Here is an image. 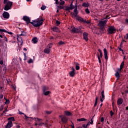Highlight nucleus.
<instances>
[{
  "label": "nucleus",
  "instance_id": "obj_57",
  "mask_svg": "<svg viewBox=\"0 0 128 128\" xmlns=\"http://www.w3.org/2000/svg\"><path fill=\"white\" fill-rule=\"evenodd\" d=\"M18 112H19V114H24L22 112L20 111V110H18Z\"/></svg>",
  "mask_w": 128,
  "mask_h": 128
},
{
  "label": "nucleus",
  "instance_id": "obj_11",
  "mask_svg": "<svg viewBox=\"0 0 128 128\" xmlns=\"http://www.w3.org/2000/svg\"><path fill=\"white\" fill-rule=\"evenodd\" d=\"M13 124L12 120H9L5 126V128H10L12 127Z\"/></svg>",
  "mask_w": 128,
  "mask_h": 128
},
{
  "label": "nucleus",
  "instance_id": "obj_34",
  "mask_svg": "<svg viewBox=\"0 0 128 128\" xmlns=\"http://www.w3.org/2000/svg\"><path fill=\"white\" fill-rule=\"evenodd\" d=\"M76 70H80V66H78V64H76Z\"/></svg>",
  "mask_w": 128,
  "mask_h": 128
},
{
  "label": "nucleus",
  "instance_id": "obj_20",
  "mask_svg": "<svg viewBox=\"0 0 128 128\" xmlns=\"http://www.w3.org/2000/svg\"><path fill=\"white\" fill-rule=\"evenodd\" d=\"M52 30L54 32H60V31L56 26L53 27Z\"/></svg>",
  "mask_w": 128,
  "mask_h": 128
},
{
  "label": "nucleus",
  "instance_id": "obj_59",
  "mask_svg": "<svg viewBox=\"0 0 128 128\" xmlns=\"http://www.w3.org/2000/svg\"><path fill=\"white\" fill-rule=\"evenodd\" d=\"M16 128H20V125H17V126H16Z\"/></svg>",
  "mask_w": 128,
  "mask_h": 128
},
{
  "label": "nucleus",
  "instance_id": "obj_64",
  "mask_svg": "<svg viewBox=\"0 0 128 128\" xmlns=\"http://www.w3.org/2000/svg\"><path fill=\"white\" fill-rule=\"evenodd\" d=\"M72 128H74V126L72 125Z\"/></svg>",
  "mask_w": 128,
  "mask_h": 128
},
{
  "label": "nucleus",
  "instance_id": "obj_2",
  "mask_svg": "<svg viewBox=\"0 0 128 128\" xmlns=\"http://www.w3.org/2000/svg\"><path fill=\"white\" fill-rule=\"evenodd\" d=\"M33 120L36 122L34 123V126H42L44 125L46 126V124H48L47 122H46L45 124L44 122L40 123V121L42 120V119H40L38 118H34Z\"/></svg>",
  "mask_w": 128,
  "mask_h": 128
},
{
  "label": "nucleus",
  "instance_id": "obj_31",
  "mask_svg": "<svg viewBox=\"0 0 128 128\" xmlns=\"http://www.w3.org/2000/svg\"><path fill=\"white\" fill-rule=\"evenodd\" d=\"M98 97H96V101H95V103L94 104V106L96 107V104H98Z\"/></svg>",
  "mask_w": 128,
  "mask_h": 128
},
{
  "label": "nucleus",
  "instance_id": "obj_19",
  "mask_svg": "<svg viewBox=\"0 0 128 128\" xmlns=\"http://www.w3.org/2000/svg\"><path fill=\"white\" fill-rule=\"evenodd\" d=\"M124 61H123L120 65V68L118 69V70H119L120 72V70H122V68H124Z\"/></svg>",
  "mask_w": 128,
  "mask_h": 128
},
{
  "label": "nucleus",
  "instance_id": "obj_55",
  "mask_svg": "<svg viewBox=\"0 0 128 128\" xmlns=\"http://www.w3.org/2000/svg\"><path fill=\"white\" fill-rule=\"evenodd\" d=\"M98 52H100V54H102V50L100 49H98Z\"/></svg>",
  "mask_w": 128,
  "mask_h": 128
},
{
  "label": "nucleus",
  "instance_id": "obj_33",
  "mask_svg": "<svg viewBox=\"0 0 128 128\" xmlns=\"http://www.w3.org/2000/svg\"><path fill=\"white\" fill-rule=\"evenodd\" d=\"M60 2H59V4H60V6H64V4H65L64 1L62 0Z\"/></svg>",
  "mask_w": 128,
  "mask_h": 128
},
{
  "label": "nucleus",
  "instance_id": "obj_6",
  "mask_svg": "<svg viewBox=\"0 0 128 128\" xmlns=\"http://www.w3.org/2000/svg\"><path fill=\"white\" fill-rule=\"evenodd\" d=\"M80 30H82L81 27H76V28H73L71 30L70 32H74V34H76V32H80Z\"/></svg>",
  "mask_w": 128,
  "mask_h": 128
},
{
  "label": "nucleus",
  "instance_id": "obj_43",
  "mask_svg": "<svg viewBox=\"0 0 128 128\" xmlns=\"http://www.w3.org/2000/svg\"><path fill=\"white\" fill-rule=\"evenodd\" d=\"M55 0L56 2V4H60V2H58V0Z\"/></svg>",
  "mask_w": 128,
  "mask_h": 128
},
{
  "label": "nucleus",
  "instance_id": "obj_30",
  "mask_svg": "<svg viewBox=\"0 0 128 128\" xmlns=\"http://www.w3.org/2000/svg\"><path fill=\"white\" fill-rule=\"evenodd\" d=\"M65 10H73V8L72 7H70V6H66L65 8Z\"/></svg>",
  "mask_w": 128,
  "mask_h": 128
},
{
  "label": "nucleus",
  "instance_id": "obj_56",
  "mask_svg": "<svg viewBox=\"0 0 128 128\" xmlns=\"http://www.w3.org/2000/svg\"><path fill=\"white\" fill-rule=\"evenodd\" d=\"M118 48L120 52H122V49L121 48Z\"/></svg>",
  "mask_w": 128,
  "mask_h": 128
},
{
  "label": "nucleus",
  "instance_id": "obj_28",
  "mask_svg": "<svg viewBox=\"0 0 128 128\" xmlns=\"http://www.w3.org/2000/svg\"><path fill=\"white\" fill-rule=\"evenodd\" d=\"M89 6H90V5L88 4V3H86V2H84L82 4V6H85V7H86V8H88Z\"/></svg>",
  "mask_w": 128,
  "mask_h": 128
},
{
  "label": "nucleus",
  "instance_id": "obj_14",
  "mask_svg": "<svg viewBox=\"0 0 128 128\" xmlns=\"http://www.w3.org/2000/svg\"><path fill=\"white\" fill-rule=\"evenodd\" d=\"M23 20L24 22H26V24H30V17L28 16H23Z\"/></svg>",
  "mask_w": 128,
  "mask_h": 128
},
{
  "label": "nucleus",
  "instance_id": "obj_40",
  "mask_svg": "<svg viewBox=\"0 0 128 128\" xmlns=\"http://www.w3.org/2000/svg\"><path fill=\"white\" fill-rule=\"evenodd\" d=\"M46 114H52V111H46Z\"/></svg>",
  "mask_w": 128,
  "mask_h": 128
},
{
  "label": "nucleus",
  "instance_id": "obj_10",
  "mask_svg": "<svg viewBox=\"0 0 128 128\" xmlns=\"http://www.w3.org/2000/svg\"><path fill=\"white\" fill-rule=\"evenodd\" d=\"M59 118H61V120L64 124H66L68 122V118L64 116H60Z\"/></svg>",
  "mask_w": 128,
  "mask_h": 128
},
{
  "label": "nucleus",
  "instance_id": "obj_58",
  "mask_svg": "<svg viewBox=\"0 0 128 128\" xmlns=\"http://www.w3.org/2000/svg\"><path fill=\"white\" fill-rule=\"evenodd\" d=\"M33 128H39L38 126H34V125L33 126Z\"/></svg>",
  "mask_w": 128,
  "mask_h": 128
},
{
  "label": "nucleus",
  "instance_id": "obj_29",
  "mask_svg": "<svg viewBox=\"0 0 128 128\" xmlns=\"http://www.w3.org/2000/svg\"><path fill=\"white\" fill-rule=\"evenodd\" d=\"M8 120H12V122L16 121V120H14V117H10L8 118Z\"/></svg>",
  "mask_w": 128,
  "mask_h": 128
},
{
  "label": "nucleus",
  "instance_id": "obj_60",
  "mask_svg": "<svg viewBox=\"0 0 128 128\" xmlns=\"http://www.w3.org/2000/svg\"><path fill=\"white\" fill-rule=\"evenodd\" d=\"M9 34H12V32H8Z\"/></svg>",
  "mask_w": 128,
  "mask_h": 128
},
{
  "label": "nucleus",
  "instance_id": "obj_21",
  "mask_svg": "<svg viewBox=\"0 0 128 128\" xmlns=\"http://www.w3.org/2000/svg\"><path fill=\"white\" fill-rule=\"evenodd\" d=\"M102 98H100V102H104V91L102 92Z\"/></svg>",
  "mask_w": 128,
  "mask_h": 128
},
{
  "label": "nucleus",
  "instance_id": "obj_37",
  "mask_svg": "<svg viewBox=\"0 0 128 128\" xmlns=\"http://www.w3.org/2000/svg\"><path fill=\"white\" fill-rule=\"evenodd\" d=\"M85 12H86V14H90V10H88V8H86V10H85Z\"/></svg>",
  "mask_w": 128,
  "mask_h": 128
},
{
  "label": "nucleus",
  "instance_id": "obj_26",
  "mask_svg": "<svg viewBox=\"0 0 128 128\" xmlns=\"http://www.w3.org/2000/svg\"><path fill=\"white\" fill-rule=\"evenodd\" d=\"M64 114L66 116H72V113L68 111H65Z\"/></svg>",
  "mask_w": 128,
  "mask_h": 128
},
{
  "label": "nucleus",
  "instance_id": "obj_1",
  "mask_svg": "<svg viewBox=\"0 0 128 128\" xmlns=\"http://www.w3.org/2000/svg\"><path fill=\"white\" fill-rule=\"evenodd\" d=\"M44 22V19L41 18H37L32 22H30V24L35 26L36 28H38V26H42Z\"/></svg>",
  "mask_w": 128,
  "mask_h": 128
},
{
  "label": "nucleus",
  "instance_id": "obj_50",
  "mask_svg": "<svg viewBox=\"0 0 128 128\" xmlns=\"http://www.w3.org/2000/svg\"><path fill=\"white\" fill-rule=\"evenodd\" d=\"M70 8H73V10L74 8V6H72V3L70 4V6H69Z\"/></svg>",
  "mask_w": 128,
  "mask_h": 128
},
{
  "label": "nucleus",
  "instance_id": "obj_51",
  "mask_svg": "<svg viewBox=\"0 0 128 128\" xmlns=\"http://www.w3.org/2000/svg\"><path fill=\"white\" fill-rule=\"evenodd\" d=\"M20 36H26V33L24 32H22V34Z\"/></svg>",
  "mask_w": 128,
  "mask_h": 128
},
{
  "label": "nucleus",
  "instance_id": "obj_27",
  "mask_svg": "<svg viewBox=\"0 0 128 128\" xmlns=\"http://www.w3.org/2000/svg\"><path fill=\"white\" fill-rule=\"evenodd\" d=\"M84 120H86V119L84 118H81L80 119H77L78 122H84Z\"/></svg>",
  "mask_w": 128,
  "mask_h": 128
},
{
  "label": "nucleus",
  "instance_id": "obj_22",
  "mask_svg": "<svg viewBox=\"0 0 128 128\" xmlns=\"http://www.w3.org/2000/svg\"><path fill=\"white\" fill-rule=\"evenodd\" d=\"M120 70H118L115 74V76L116 78L118 79L120 78V72H118Z\"/></svg>",
  "mask_w": 128,
  "mask_h": 128
},
{
  "label": "nucleus",
  "instance_id": "obj_3",
  "mask_svg": "<svg viewBox=\"0 0 128 128\" xmlns=\"http://www.w3.org/2000/svg\"><path fill=\"white\" fill-rule=\"evenodd\" d=\"M5 4L4 7V10H10V8H12V2L8 1L6 4Z\"/></svg>",
  "mask_w": 128,
  "mask_h": 128
},
{
  "label": "nucleus",
  "instance_id": "obj_42",
  "mask_svg": "<svg viewBox=\"0 0 128 128\" xmlns=\"http://www.w3.org/2000/svg\"><path fill=\"white\" fill-rule=\"evenodd\" d=\"M24 60H26V58H28L26 57V53H24Z\"/></svg>",
  "mask_w": 128,
  "mask_h": 128
},
{
  "label": "nucleus",
  "instance_id": "obj_39",
  "mask_svg": "<svg viewBox=\"0 0 128 128\" xmlns=\"http://www.w3.org/2000/svg\"><path fill=\"white\" fill-rule=\"evenodd\" d=\"M0 32H6V30L4 29H0Z\"/></svg>",
  "mask_w": 128,
  "mask_h": 128
},
{
  "label": "nucleus",
  "instance_id": "obj_36",
  "mask_svg": "<svg viewBox=\"0 0 128 128\" xmlns=\"http://www.w3.org/2000/svg\"><path fill=\"white\" fill-rule=\"evenodd\" d=\"M46 7L44 6H42L41 7V10H46Z\"/></svg>",
  "mask_w": 128,
  "mask_h": 128
},
{
  "label": "nucleus",
  "instance_id": "obj_4",
  "mask_svg": "<svg viewBox=\"0 0 128 128\" xmlns=\"http://www.w3.org/2000/svg\"><path fill=\"white\" fill-rule=\"evenodd\" d=\"M52 46V44H50L48 45L47 47L44 50V54H50V48Z\"/></svg>",
  "mask_w": 128,
  "mask_h": 128
},
{
  "label": "nucleus",
  "instance_id": "obj_9",
  "mask_svg": "<svg viewBox=\"0 0 128 128\" xmlns=\"http://www.w3.org/2000/svg\"><path fill=\"white\" fill-rule=\"evenodd\" d=\"M76 8L74 10V12H71V14L72 17L74 18V16H78V6L77 5L75 6Z\"/></svg>",
  "mask_w": 128,
  "mask_h": 128
},
{
  "label": "nucleus",
  "instance_id": "obj_54",
  "mask_svg": "<svg viewBox=\"0 0 128 128\" xmlns=\"http://www.w3.org/2000/svg\"><path fill=\"white\" fill-rule=\"evenodd\" d=\"M3 98H4V96L2 94L0 95V100Z\"/></svg>",
  "mask_w": 128,
  "mask_h": 128
},
{
  "label": "nucleus",
  "instance_id": "obj_18",
  "mask_svg": "<svg viewBox=\"0 0 128 128\" xmlns=\"http://www.w3.org/2000/svg\"><path fill=\"white\" fill-rule=\"evenodd\" d=\"M104 58L106 60H108V52L106 51V48H104Z\"/></svg>",
  "mask_w": 128,
  "mask_h": 128
},
{
  "label": "nucleus",
  "instance_id": "obj_13",
  "mask_svg": "<svg viewBox=\"0 0 128 128\" xmlns=\"http://www.w3.org/2000/svg\"><path fill=\"white\" fill-rule=\"evenodd\" d=\"M71 70H72L69 73V74L70 76H72V78H74V74H76V73L74 72H76V69H74V67H72Z\"/></svg>",
  "mask_w": 128,
  "mask_h": 128
},
{
  "label": "nucleus",
  "instance_id": "obj_49",
  "mask_svg": "<svg viewBox=\"0 0 128 128\" xmlns=\"http://www.w3.org/2000/svg\"><path fill=\"white\" fill-rule=\"evenodd\" d=\"M110 114L111 116H114V112H112V111H110Z\"/></svg>",
  "mask_w": 128,
  "mask_h": 128
},
{
  "label": "nucleus",
  "instance_id": "obj_24",
  "mask_svg": "<svg viewBox=\"0 0 128 128\" xmlns=\"http://www.w3.org/2000/svg\"><path fill=\"white\" fill-rule=\"evenodd\" d=\"M32 42H33V44H36V42H38V38H36V37L33 38L32 39Z\"/></svg>",
  "mask_w": 128,
  "mask_h": 128
},
{
  "label": "nucleus",
  "instance_id": "obj_15",
  "mask_svg": "<svg viewBox=\"0 0 128 128\" xmlns=\"http://www.w3.org/2000/svg\"><path fill=\"white\" fill-rule=\"evenodd\" d=\"M2 16L4 18H10V14L6 12H4L2 14Z\"/></svg>",
  "mask_w": 128,
  "mask_h": 128
},
{
  "label": "nucleus",
  "instance_id": "obj_17",
  "mask_svg": "<svg viewBox=\"0 0 128 128\" xmlns=\"http://www.w3.org/2000/svg\"><path fill=\"white\" fill-rule=\"evenodd\" d=\"M88 34L87 32H84L83 34L84 38L86 40V42H88Z\"/></svg>",
  "mask_w": 128,
  "mask_h": 128
},
{
  "label": "nucleus",
  "instance_id": "obj_38",
  "mask_svg": "<svg viewBox=\"0 0 128 128\" xmlns=\"http://www.w3.org/2000/svg\"><path fill=\"white\" fill-rule=\"evenodd\" d=\"M56 24H57V26H60V22L56 20Z\"/></svg>",
  "mask_w": 128,
  "mask_h": 128
},
{
  "label": "nucleus",
  "instance_id": "obj_25",
  "mask_svg": "<svg viewBox=\"0 0 128 128\" xmlns=\"http://www.w3.org/2000/svg\"><path fill=\"white\" fill-rule=\"evenodd\" d=\"M94 118H92L90 120V122L88 123V124H86V126H90V124H94V120H92Z\"/></svg>",
  "mask_w": 128,
  "mask_h": 128
},
{
  "label": "nucleus",
  "instance_id": "obj_47",
  "mask_svg": "<svg viewBox=\"0 0 128 128\" xmlns=\"http://www.w3.org/2000/svg\"><path fill=\"white\" fill-rule=\"evenodd\" d=\"M8 0H4V4H6L7 2H8Z\"/></svg>",
  "mask_w": 128,
  "mask_h": 128
},
{
  "label": "nucleus",
  "instance_id": "obj_63",
  "mask_svg": "<svg viewBox=\"0 0 128 128\" xmlns=\"http://www.w3.org/2000/svg\"><path fill=\"white\" fill-rule=\"evenodd\" d=\"M123 59H124V60H126V56H124Z\"/></svg>",
  "mask_w": 128,
  "mask_h": 128
},
{
  "label": "nucleus",
  "instance_id": "obj_35",
  "mask_svg": "<svg viewBox=\"0 0 128 128\" xmlns=\"http://www.w3.org/2000/svg\"><path fill=\"white\" fill-rule=\"evenodd\" d=\"M32 62H34V60L32 58H30L28 61V64H32Z\"/></svg>",
  "mask_w": 128,
  "mask_h": 128
},
{
  "label": "nucleus",
  "instance_id": "obj_7",
  "mask_svg": "<svg viewBox=\"0 0 128 128\" xmlns=\"http://www.w3.org/2000/svg\"><path fill=\"white\" fill-rule=\"evenodd\" d=\"M17 40H18V44L19 46H22L24 44V41H22V38L20 37V35L18 36Z\"/></svg>",
  "mask_w": 128,
  "mask_h": 128
},
{
  "label": "nucleus",
  "instance_id": "obj_32",
  "mask_svg": "<svg viewBox=\"0 0 128 128\" xmlns=\"http://www.w3.org/2000/svg\"><path fill=\"white\" fill-rule=\"evenodd\" d=\"M50 91L44 92V96H48V94H50Z\"/></svg>",
  "mask_w": 128,
  "mask_h": 128
},
{
  "label": "nucleus",
  "instance_id": "obj_23",
  "mask_svg": "<svg viewBox=\"0 0 128 128\" xmlns=\"http://www.w3.org/2000/svg\"><path fill=\"white\" fill-rule=\"evenodd\" d=\"M98 62L100 64H102V60H100V58H102V53H100V56L98 55Z\"/></svg>",
  "mask_w": 128,
  "mask_h": 128
},
{
  "label": "nucleus",
  "instance_id": "obj_46",
  "mask_svg": "<svg viewBox=\"0 0 128 128\" xmlns=\"http://www.w3.org/2000/svg\"><path fill=\"white\" fill-rule=\"evenodd\" d=\"M84 24H90V21H88L86 22H86H84Z\"/></svg>",
  "mask_w": 128,
  "mask_h": 128
},
{
  "label": "nucleus",
  "instance_id": "obj_44",
  "mask_svg": "<svg viewBox=\"0 0 128 128\" xmlns=\"http://www.w3.org/2000/svg\"><path fill=\"white\" fill-rule=\"evenodd\" d=\"M24 114V118H25L26 120H28V118H30V117H28V116H26V114Z\"/></svg>",
  "mask_w": 128,
  "mask_h": 128
},
{
  "label": "nucleus",
  "instance_id": "obj_52",
  "mask_svg": "<svg viewBox=\"0 0 128 128\" xmlns=\"http://www.w3.org/2000/svg\"><path fill=\"white\" fill-rule=\"evenodd\" d=\"M6 112H8V108H6V109L3 112V114H6Z\"/></svg>",
  "mask_w": 128,
  "mask_h": 128
},
{
  "label": "nucleus",
  "instance_id": "obj_48",
  "mask_svg": "<svg viewBox=\"0 0 128 128\" xmlns=\"http://www.w3.org/2000/svg\"><path fill=\"white\" fill-rule=\"evenodd\" d=\"M104 118L102 117V118H101V119H100V122H104Z\"/></svg>",
  "mask_w": 128,
  "mask_h": 128
},
{
  "label": "nucleus",
  "instance_id": "obj_8",
  "mask_svg": "<svg viewBox=\"0 0 128 128\" xmlns=\"http://www.w3.org/2000/svg\"><path fill=\"white\" fill-rule=\"evenodd\" d=\"M73 18H76L77 20L79 21L80 22H86V20H84L82 17L79 16H74Z\"/></svg>",
  "mask_w": 128,
  "mask_h": 128
},
{
  "label": "nucleus",
  "instance_id": "obj_45",
  "mask_svg": "<svg viewBox=\"0 0 128 128\" xmlns=\"http://www.w3.org/2000/svg\"><path fill=\"white\" fill-rule=\"evenodd\" d=\"M58 8H60V10H62L64 8V6H57Z\"/></svg>",
  "mask_w": 128,
  "mask_h": 128
},
{
  "label": "nucleus",
  "instance_id": "obj_41",
  "mask_svg": "<svg viewBox=\"0 0 128 128\" xmlns=\"http://www.w3.org/2000/svg\"><path fill=\"white\" fill-rule=\"evenodd\" d=\"M64 44V42L62 41H60L58 42V44L61 45V44Z\"/></svg>",
  "mask_w": 128,
  "mask_h": 128
},
{
  "label": "nucleus",
  "instance_id": "obj_62",
  "mask_svg": "<svg viewBox=\"0 0 128 128\" xmlns=\"http://www.w3.org/2000/svg\"><path fill=\"white\" fill-rule=\"evenodd\" d=\"M126 22L128 24V19H126Z\"/></svg>",
  "mask_w": 128,
  "mask_h": 128
},
{
  "label": "nucleus",
  "instance_id": "obj_5",
  "mask_svg": "<svg viewBox=\"0 0 128 128\" xmlns=\"http://www.w3.org/2000/svg\"><path fill=\"white\" fill-rule=\"evenodd\" d=\"M108 32L110 34H114V32H116V28H114V27L112 26H109L108 30Z\"/></svg>",
  "mask_w": 128,
  "mask_h": 128
},
{
  "label": "nucleus",
  "instance_id": "obj_12",
  "mask_svg": "<svg viewBox=\"0 0 128 128\" xmlns=\"http://www.w3.org/2000/svg\"><path fill=\"white\" fill-rule=\"evenodd\" d=\"M106 22H108L106 20L100 21L98 24L99 26H104V25L106 24Z\"/></svg>",
  "mask_w": 128,
  "mask_h": 128
},
{
  "label": "nucleus",
  "instance_id": "obj_61",
  "mask_svg": "<svg viewBox=\"0 0 128 128\" xmlns=\"http://www.w3.org/2000/svg\"><path fill=\"white\" fill-rule=\"evenodd\" d=\"M126 40H128V33L126 34Z\"/></svg>",
  "mask_w": 128,
  "mask_h": 128
},
{
  "label": "nucleus",
  "instance_id": "obj_16",
  "mask_svg": "<svg viewBox=\"0 0 128 128\" xmlns=\"http://www.w3.org/2000/svg\"><path fill=\"white\" fill-rule=\"evenodd\" d=\"M122 102H124V100L122 98H118L117 100V104L118 106H120V104H122Z\"/></svg>",
  "mask_w": 128,
  "mask_h": 128
},
{
  "label": "nucleus",
  "instance_id": "obj_53",
  "mask_svg": "<svg viewBox=\"0 0 128 128\" xmlns=\"http://www.w3.org/2000/svg\"><path fill=\"white\" fill-rule=\"evenodd\" d=\"M0 64H4V61L2 60L0 61Z\"/></svg>",
  "mask_w": 128,
  "mask_h": 128
}]
</instances>
